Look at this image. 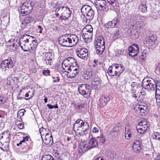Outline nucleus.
<instances>
[{
    "instance_id": "obj_16",
    "label": "nucleus",
    "mask_w": 160,
    "mask_h": 160,
    "mask_svg": "<svg viewBox=\"0 0 160 160\" xmlns=\"http://www.w3.org/2000/svg\"><path fill=\"white\" fill-rule=\"evenodd\" d=\"M65 72H68L67 76L70 78H71L75 77L79 72V68L78 65L70 67L67 71Z\"/></svg>"
},
{
    "instance_id": "obj_30",
    "label": "nucleus",
    "mask_w": 160,
    "mask_h": 160,
    "mask_svg": "<svg viewBox=\"0 0 160 160\" xmlns=\"http://www.w3.org/2000/svg\"><path fill=\"white\" fill-rule=\"evenodd\" d=\"M114 68H115V67L114 64H113L109 67L108 68L107 70V73L109 76H116L117 71Z\"/></svg>"
},
{
    "instance_id": "obj_7",
    "label": "nucleus",
    "mask_w": 160,
    "mask_h": 160,
    "mask_svg": "<svg viewBox=\"0 0 160 160\" xmlns=\"http://www.w3.org/2000/svg\"><path fill=\"white\" fill-rule=\"evenodd\" d=\"M20 13L22 16L29 14L33 9V2L29 0L24 2L20 6Z\"/></svg>"
},
{
    "instance_id": "obj_14",
    "label": "nucleus",
    "mask_w": 160,
    "mask_h": 160,
    "mask_svg": "<svg viewBox=\"0 0 160 160\" xmlns=\"http://www.w3.org/2000/svg\"><path fill=\"white\" fill-rule=\"evenodd\" d=\"M11 137V133L8 130H6L2 132L0 134V141L3 143H10Z\"/></svg>"
},
{
    "instance_id": "obj_39",
    "label": "nucleus",
    "mask_w": 160,
    "mask_h": 160,
    "mask_svg": "<svg viewBox=\"0 0 160 160\" xmlns=\"http://www.w3.org/2000/svg\"><path fill=\"white\" fill-rule=\"evenodd\" d=\"M121 125L119 123H118V124L115 125L113 127L112 132H116L118 131H120L121 129Z\"/></svg>"
},
{
    "instance_id": "obj_6",
    "label": "nucleus",
    "mask_w": 160,
    "mask_h": 160,
    "mask_svg": "<svg viewBox=\"0 0 160 160\" xmlns=\"http://www.w3.org/2000/svg\"><path fill=\"white\" fill-rule=\"evenodd\" d=\"M93 28L90 25H86L82 30V36L84 41L86 43L90 42L92 37Z\"/></svg>"
},
{
    "instance_id": "obj_44",
    "label": "nucleus",
    "mask_w": 160,
    "mask_h": 160,
    "mask_svg": "<svg viewBox=\"0 0 160 160\" xmlns=\"http://www.w3.org/2000/svg\"><path fill=\"white\" fill-rule=\"evenodd\" d=\"M97 138L101 143H104L105 142V138L102 134H101L99 136L97 137Z\"/></svg>"
},
{
    "instance_id": "obj_52",
    "label": "nucleus",
    "mask_w": 160,
    "mask_h": 160,
    "mask_svg": "<svg viewBox=\"0 0 160 160\" xmlns=\"http://www.w3.org/2000/svg\"><path fill=\"white\" fill-rule=\"evenodd\" d=\"M83 104L81 103H78L75 105L76 108L78 109L82 108H83Z\"/></svg>"
},
{
    "instance_id": "obj_11",
    "label": "nucleus",
    "mask_w": 160,
    "mask_h": 160,
    "mask_svg": "<svg viewBox=\"0 0 160 160\" xmlns=\"http://www.w3.org/2000/svg\"><path fill=\"white\" fill-rule=\"evenodd\" d=\"M96 53L99 55L102 54L105 48L104 40L102 37H98L94 43Z\"/></svg>"
},
{
    "instance_id": "obj_36",
    "label": "nucleus",
    "mask_w": 160,
    "mask_h": 160,
    "mask_svg": "<svg viewBox=\"0 0 160 160\" xmlns=\"http://www.w3.org/2000/svg\"><path fill=\"white\" fill-rule=\"evenodd\" d=\"M155 98L157 102L160 103V87H158L156 89Z\"/></svg>"
},
{
    "instance_id": "obj_35",
    "label": "nucleus",
    "mask_w": 160,
    "mask_h": 160,
    "mask_svg": "<svg viewBox=\"0 0 160 160\" xmlns=\"http://www.w3.org/2000/svg\"><path fill=\"white\" fill-rule=\"evenodd\" d=\"M94 15V13L93 10L92 8L90 10V11L89 12L88 14H87V15L85 16L86 17L87 20L89 21L91 20L93 18Z\"/></svg>"
},
{
    "instance_id": "obj_8",
    "label": "nucleus",
    "mask_w": 160,
    "mask_h": 160,
    "mask_svg": "<svg viewBox=\"0 0 160 160\" xmlns=\"http://www.w3.org/2000/svg\"><path fill=\"white\" fill-rule=\"evenodd\" d=\"M33 37L31 36L28 34H25L22 36L19 39L18 44L22 49H23L27 51L28 48L25 46V44L27 45L29 43V41L31 42H34V40H32Z\"/></svg>"
},
{
    "instance_id": "obj_2",
    "label": "nucleus",
    "mask_w": 160,
    "mask_h": 160,
    "mask_svg": "<svg viewBox=\"0 0 160 160\" xmlns=\"http://www.w3.org/2000/svg\"><path fill=\"white\" fill-rule=\"evenodd\" d=\"M88 123L81 119L76 120L73 125V129L76 135H86L88 133Z\"/></svg>"
},
{
    "instance_id": "obj_23",
    "label": "nucleus",
    "mask_w": 160,
    "mask_h": 160,
    "mask_svg": "<svg viewBox=\"0 0 160 160\" xmlns=\"http://www.w3.org/2000/svg\"><path fill=\"white\" fill-rule=\"evenodd\" d=\"M132 148L134 152L137 153L140 152L142 148L140 141L138 140H135L132 144Z\"/></svg>"
},
{
    "instance_id": "obj_64",
    "label": "nucleus",
    "mask_w": 160,
    "mask_h": 160,
    "mask_svg": "<svg viewBox=\"0 0 160 160\" xmlns=\"http://www.w3.org/2000/svg\"><path fill=\"white\" fill-rule=\"evenodd\" d=\"M44 101L45 103H46L47 102V98L46 97H45L44 99Z\"/></svg>"
},
{
    "instance_id": "obj_27",
    "label": "nucleus",
    "mask_w": 160,
    "mask_h": 160,
    "mask_svg": "<svg viewBox=\"0 0 160 160\" xmlns=\"http://www.w3.org/2000/svg\"><path fill=\"white\" fill-rule=\"evenodd\" d=\"M130 36L133 39H135L138 38L140 33L137 30V29H134L132 28L130 29Z\"/></svg>"
},
{
    "instance_id": "obj_38",
    "label": "nucleus",
    "mask_w": 160,
    "mask_h": 160,
    "mask_svg": "<svg viewBox=\"0 0 160 160\" xmlns=\"http://www.w3.org/2000/svg\"><path fill=\"white\" fill-rule=\"evenodd\" d=\"M29 138L28 136H25V137H23V140L21 141L19 143H17V146H19V145L22 144V143H23L24 144L25 143L26 144H27L29 146H30V144H28V141Z\"/></svg>"
},
{
    "instance_id": "obj_42",
    "label": "nucleus",
    "mask_w": 160,
    "mask_h": 160,
    "mask_svg": "<svg viewBox=\"0 0 160 160\" xmlns=\"http://www.w3.org/2000/svg\"><path fill=\"white\" fill-rule=\"evenodd\" d=\"M139 9L143 12H145L147 11L146 5L144 4H141L139 6Z\"/></svg>"
},
{
    "instance_id": "obj_37",
    "label": "nucleus",
    "mask_w": 160,
    "mask_h": 160,
    "mask_svg": "<svg viewBox=\"0 0 160 160\" xmlns=\"http://www.w3.org/2000/svg\"><path fill=\"white\" fill-rule=\"evenodd\" d=\"M100 79L97 76H95L92 82V85L94 86H98L100 83Z\"/></svg>"
},
{
    "instance_id": "obj_32",
    "label": "nucleus",
    "mask_w": 160,
    "mask_h": 160,
    "mask_svg": "<svg viewBox=\"0 0 160 160\" xmlns=\"http://www.w3.org/2000/svg\"><path fill=\"white\" fill-rule=\"evenodd\" d=\"M92 8L88 5H85L83 6L81 9V11L82 14L84 16H86L87 14H88L89 12Z\"/></svg>"
},
{
    "instance_id": "obj_51",
    "label": "nucleus",
    "mask_w": 160,
    "mask_h": 160,
    "mask_svg": "<svg viewBox=\"0 0 160 160\" xmlns=\"http://www.w3.org/2000/svg\"><path fill=\"white\" fill-rule=\"evenodd\" d=\"M44 62V63L46 64L50 65H51V63L52 62V60L45 58Z\"/></svg>"
},
{
    "instance_id": "obj_34",
    "label": "nucleus",
    "mask_w": 160,
    "mask_h": 160,
    "mask_svg": "<svg viewBox=\"0 0 160 160\" xmlns=\"http://www.w3.org/2000/svg\"><path fill=\"white\" fill-rule=\"evenodd\" d=\"M9 145V143H3L0 141V148L4 151H8V150Z\"/></svg>"
},
{
    "instance_id": "obj_47",
    "label": "nucleus",
    "mask_w": 160,
    "mask_h": 160,
    "mask_svg": "<svg viewBox=\"0 0 160 160\" xmlns=\"http://www.w3.org/2000/svg\"><path fill=\"white\" fill-rule=\"evenodd\" d=\"M25 112L26 110L24 109H20L18 112V115L20 117H22L24 116V112Z\"/></svg>"
},
{
    "instance_id": "obj_26",
    "label": "nucleus",
    "mask_w": 160,
    "mask_h": 160,
    "mask_svg": "<svg viewBox=\"0 0 160 160\" xmlns=\"http://www.w3.org/2000/svg\"><path fill=\"white\" fill-rule=\"evenodd\" d=\"M109 101V97L102 96L99 99V103L100 107H103L106 105L107 102Z\"/></svg>"
},
{
    "instance_id": "obj_61",
    "label": "nucleus",
    "mask_w": 160,
    "mask_h": 160,
    "mask_svg": "<svg viewBox=\"0 0 160 160\" xmlns=\"http://www.w3.org/2000/svg\"><path fill=\"white\" fill-rule=\"evenodd\" d=\"M108 2L110 4H113L115 1V0H107Z\"/></svg>"
},
{
    "instance_id": "obj_17",
    "label": "nucleus",
    "mask_w": 160,
    "mask_h": 160,
    "mask_svg": "<svg viewBox=\"0 0 160 160\" xmlns=\"http://www.w3.org/2000/svg\"><path fill=\"white\" fill-rule=\"evenodd\" d=\"M13 65L14 64L11 59H6L2 62L1 67L2 69L6 71L12 68Z\"/></svg>"
},
{
    "instance_id": "obj_10",
    "label": "nucleus",
    "mask_w": 160,
    "mask_h": 160,
    "mask_svg": "<svg viewBox=\"0 0 160 160\" xmlns=\"http://www.w3.org/2000/svg\"><path fill=\"white\" fill-rule=\"evenodd\" d=\"M55 15L57 17H58L60 15L61 16L60 18H62V16L63 15L66 18L69 17L71 14V12L69 8L66 6H60L56 8L55 10Z\"/></svg>"
},
{
    "instance_id": "obj_28",
    "label": "nucleus",
    "mask_w": 160,
    "mask_h": 160,
    "mask_svg": "<svg viewBox=\"0 0 160 160\" xmlns=\"http://www.w3.org/2000/svg\"><path fill=\"white\" fill-rule=\"evenodd\" d=\"M149 50L145 49L142 51L141 55L139 56V58L141 61H144L146 60L147 57L149 53Z\"/></svg>"
},
{
    "instance_id": "obj_60",
    "label": "nucleus",
    "mask_w": 160,
    "mask_h": 160,
    "mask_svg": "<svg viewBox=\"0 0 160 160\" xmlns=\"http://www.w3.org/2000/svg\"><path fill=\"white\" fill-rule=\"evenodd\" d=\"M47 106L48 107L49 109H52L54 108V105H52L50 104H48Z\"/></svg>"
},
{
    "instance_id": "obj_48",
    "label": "nucleus",
    "mask_w": 160,
    "mask_h": 160,
    "mask_svg": "<svg viewBox=\"0 0 160 160\" xmlns=\"http://www.w3.org/2000/svg\"><path fill=\"white\" fill-rule=\"evenodd\" d=\"M155 72L157 74L160 75V63L156 65Z\"/></svg>"
},
{
    "instance_id": "obj_46",
    "label": "nucleus",
    "mask_w": 160,
    "mask_h": 160,
    "mask_svg": "<svg viewBox=\"0 0 160 160\" xmlns=\"http://www.w3.org/2000/svg\"><path fill=\"white\" fill-rule=\"evenodd\" d=\"M45 58L52 60V56L51 52H46L45 54Z\"/></svg>"
},
{
    "instance_id": "obj_22",
    "label": "nucleus",
    "mask_w": 160,
    "mask_h": 160,
    "mask_svg": "<svg viewBox=\"0 0 160 160\" xmlns=\"http://www.w3.org/2000/svg\"><path fill=\"white\" fill-rule=\"evenodd\" d=\"M116 72V76L119 77L123 72L125 70L124 66L120 64L114 63Z\"/></svg>"
},
{
    "instance_id": "obj_1",
    "label": "nucleus",
    "mask_w": 160,
    "mask_h": 160,
    "mask_svg": "<svg viewBox=\"0 0 160 160\" xmlns=\"http://www.w3.org/2000/svg\"><path fill=\"white\" fill-rule=\"evenodd\" d=\"M130 92L132 97L137 101H142L146 97V94L143 88H141V84L137 82H132L131 85Z\"/></svg>"
},
{
    "instance_id": "obj_40",
    "label": "nucleus",
    "mask_w": 160,
    "mask_h": 160,
    "mask_svg": "<svg viewBox=\"0 0 160 160\" xmlns=\"http://www.w3.org/2000/svg\"><path fill=\"white\" fill-rule=\"evenodd\" d=\"M41 160H54L53 157L49 154H45L42 157Z\"/></svg>"
},
{
    "instance_id": "obj_49",
    "label": "nucleus",
    "mask_w": 160,
    "mask_h": 160,
    "mask_svg": "<svg viewBox=\"0 0 160 160\" xmlns=\"http://www.w3.org/2000/svg\"><path fill=\"white\" fill-rule=\"evenodd\" d=\"M124 50L123 49L122 50L117 49L115 50L116 52L117 53L116 54L118 56L122 55L123 54Z\"/></svg>"
},
{
    "instance_id": "obj_45",
    "label": "nucleus",
    "mask_w": 160,
    "mask_h": 160,
    "mask_svg": "<svg viewBox=\"0 0 160 160\" xmlns=\"http://www.w3.org/2000/svg\"><path fill=\"white\" fill-rule=\"evenodd\" d=\"M17 80V78L15 77H14L13 78H8L7 84L10 85H12L14 81Z\"/></svg>"
},
{
    "instance_id": "obj_13",
    "label": "nucleus",
    "mask_w": 160,
    "mask_h": 160,
    "mask_svg": "<svg viewBox=\"0 0 160 160\" xmlns=\"http://www.w3.org/2000/svg\"><path fill=\"white\" fill-rule=\"evenodd\" d=\"M148 126L146 120L145 118H142L137 125V129L139 133L143 134L146 131Z\"/></svg>"
},
{
    "instance_id": "obj_33",
    "label": "nucleus",
    "mask_w": 160,
    "mask_h": 160,
    "mask_svg": "<svg viewBox=\"0 0 160 160\" xmlns=\"http://www.w3.org/2000/svg\"><path fill=\"white\" fill-rule=\"evenodd\" d=\"M39 132L42 138V136L44 137L45 136H46V134L47 135L50 133L49 129L45 128L43 127L39 129Z\"/></svg>"
},
{
    "instance_id": "obj_12",
    "label": "nucleus",
    "mask_w": 160,
    "mask_h": 160,
    "mask_svg": "<svg viewBox=\"0 0 160 160\" xmlns=\"http://www.w3.org/2000/svg\"><path fill=\"white\" fill-rule=\"evenodd\" d=\"M78 91L79 93L85 98H88L90 95V87L87 84L79 85L78 88Z\"/></svg>"
},
{
    "instance_id": "obj_29",
    "label": "nucleus",
    "mask_w": 160,
    "mask_h": 160,
    "mask_svg": "<svg viewBox=\"0 0 160 160\" xmlns=\"http://www.w3.org/2000/svg\"><path fill=\"white\" fill-rule=\"evenodd\" d=\"M25 46H26V47L27 46L28 48V49L29 50H27V51L26 50L22 49L24 51L29 52L30 53H32L34 54H35V51L37 47V46L36 45H33L32 46H31V44H29V43H28V44H25Z\"/></svg>"
},
{
    "instance_id": "obj_43",
    "label": "nucleus",
    "mask_w": 160,
    "mask_h": 160,
    "mask_svg": "<svg viewBox=\"0 0 160 160\" xmlns=\"http://www.w3.org/2000/svg\"><path fill=\"white\" fill-rule=\"evenodd\" d=\"M152 137L153 139L158 140L160 141V133L154 132L152 134Z\"/></svg>"
},
{
    "instance_id": "obj_20",
    "label": "nucleus",
    "mask_w": 160,
    "mask_h": 160,
    "mask_svg": "<svg viewBox=\"0 0 160 160\" xmlns=\"http://www.w3.org/2000/svg\"><path fill=\"white\" fill-rule=\"evenodd\" d=\"M95 6L98 10L102 11L105 8L106 2L105 0H95L94 2Z\"/></svg>"
},
{
    "instance_id": "obj_50",
    "label": "nucleus",
    "mask_w": 160,
    "mask_h": 160,
    "mask_svg": "<svg viewBox=\"0 0 160 160\" xmlns=\"http://www.w3.org/2000/svg\"><path fill=\"white\" fill-rule=\"evenodd\" d=\"M105 27L108 28H113V27L111 23V21H108L104 25Z\"/></svg>"
},
{
    "instance_id": "obj_5",
    "label": "nucleus",
    "mask_w": 160,
    "mask_h": 160,
    "mask_svg": "<svg viewBox=\"0 0 160 160\" xmlns=\"http://www.w3.org/2000/svg\"><path fill=\"white\" fill-rule=\"evenodd\" d=\"M160 84V81H155L153 79L151 78H145L142 82L144 90L147 89L148 91H154L158 87V84L159 85Z\"/></svg>"
},
{
    "instance_id": "obj_55",
    "label": "nucleus",
    "mask_w": 160,
    "mask_h": 160,
    "mask_svg": "<svg viewBox=\"0 0 160 160\" xmlns=\"http://www.w3.org/2000/svg\"><path fill=\"white\" fill-rule=\"evenodd\" d=\"M50 72L49 70H44L42 71V73L43 74L46 75H48Z\"/></svg>"
},
{
    "instance_id": "obj_57",
    "label": "nucleus",
    "mask_w": 160,
    "mask_h": 160,
    "mask_svg": "<svg viewBox=\"0 0 160 160\" xmlns=\"http://www.w3.org/2000/svg\"><path fill=\"white\" fill-rule=\"evenodd\" d=\"M92 132L94 133H97L98 132L99 129L97 127H94L92 129Z\"/></svg>"
},
{
    "instance_id": "obj_18",
    "label": "nucleus",
    "mask_w": 160,
    "mask_h": 160,
    "mask_svg": "<svg viewBox=\"0 0 160 160\" xmlns=\"http://www.w3.org/2000/svg\"><path fill=\"white\" fill-rule=\"evenodd\" d=\"M138 46L136 44H133L128 48L129 55L132 57L136 56L139 52Z\"/></svg>"
},
{
    "instance_id": "obj_63",
    "label": "nucleus",
    "mask_w": 160,
    "mask_h": 160,
    "mask_svg": "<svg viewBox=\"0 0 160 160\" xmlns=\"http://www.w3.org/2000/svg\"><path fill=\"white\" fill-rule=\"evenodd\" d=\"M24 22H27V23H28L30 21L29 20H28V19H25L24 20Z\"/></svg>"
},
{
    "instance_id": "obj_19",
    "label": "nucleus",
    "mask_w": 160,
    "mask_h": 160,
    "mask_svg": "<svg viewBox=\"0 0 160 160\" xmlns=\"http://www.w3.org/2000/svg\"><path fill=\"white\" fill-rule=\"evenodd\" d=\"M76 54L82 59H87L88 58V51L85 48L78 49L76 51Z\"/></svg>"
},
{
    "instance_id": "obj_21",
    "label": "nucleus",
    "mask_w": 160,
    "mask_h": 160,
    "mask_svg": "<svg viewBox=\"0 0 160 160\" xmlns=\"http://www.w3.org/2000/svg\"><path fill=\"white\" fill-rule=\"evenodd\" d=\"M42 138L43 142L47 145L50 146L53 143V138L51 133L46 134L44 137L42 136Z\"/></svg>"
},
{
    "instance_id": "obj_3",
    "label": "nucleus",
    "mask_w": 160,
    "mask_h": 160,
    "mask_svg": "<svg viewBox=\"0 0 160 160\" xmlns=\"http://www.w3.org/2000/svg\"><path fill=\"white\" fill-rule=\"evenodd\" d=\"M78 41V37L75 35L72 34L61 37L59 38L58 41L59 43L62 46L72 47L75 45Z\"/></svg>"
},
{
    "instance_id": "obj_4",
    "label": "nucleus",
    "mask_w": 160,
    "mask_h": 160,
    "mask_svg": "<svg viewBox=\"0 0 160 160\" xmlns=\"http://www.w3.org/2000/svg\"><path fill=\"white\" fill-rule=\"evenodd\" d=\"M98 145L97 140L95 138H91L88 140V142L85 141H82L79 144L78 151L80 153L85 152L88 150L95 148Z\"/></svg>"
},
{
    "instance_id": "obj_56",
    "label": "nucleus",
    "mask_w": 160,
    "mask_h": 160,
    "mask_svg": "<svg viewBox=\"0 0 160 160\" xmlns=\"http://www.w3.org/2000/svg\"><path fill=\"white\" fill-rule=\"evenodd\" d=\"M38 30H39L38 32L40 33H41L42 32V30H43V28L40 25L38 26Z\"/></svg>"
},
{
    "instance_id": "obj_54",
    "label": "nucleus",
    "mask_w": 160,
    "mask_h": 160,
    "mask_svg": "<svg viewBox=\"0 0 160 160\" xmlns=\"http://www.w3.org/2000/svg\"><path fill=\"white\" fill-rule=\"evenodd\" d=\"M24 124L22 122H19L17 124V126L18 128L20 129H22L24 128Z\"/></svg>"
},
{
    "instance_id": "obj_15",
    "label": "nucleus",
    "mask_w": 160,
    "mask_h": 160,
    "mask_svg": "<svg viewBox=\"0 0 160 160\" xmlns=\"http://www.w3.org/2000/svg\"><path fill=\"white\" fill-rule=\"evenodd\" d=\"M134 22L136 23V26L138 28H141L144 26L146 24L145 18L143 16H139L137 15L135 16Z\"/></svg>"
},
{
    "instance_id": "obj_58",
    "label": "nucleus",
    "mask_w": 160,
    "mask_h": 160,
    "mask_svg": "<svg viewBox=\"0 0 160 160\" xmlns=\"http://www.w3.org/2000/svg\"><path fill=\"white\" fill-rule=\"evenodd\" d=\"M37 71V69L36 68H34L32 69H30V72L32 73H35Z\"/></svg>"
},
{
    "instance_id": "obj_24",
    "label": "nucleus",
    "mask_w": 160,
    "mask_h": 160,
    "mask_svg": "<svg viewBox=\"0 0 160 160\" xmlns=\"http://www.w3.org/2000/svg\"><path fill=\"white\" fill-rule=\"evenodd\" d=\"M147 39L146 43L148 44L149 46L150 47L155 44V42L157 39V38L155 35H152L151 36H149L147 38Z\"/></svg>"
},
{
    "instance_id": "obj_41",
    "label": "nucleus",
    "mask_w": 160,
    "mask_h": 160,
    "mask_svg": "<svg viewBox=\"0 0 160 160\" xmlns=\"http://www.w3.org/2000/svg\"><path fill=\"white\" fill-rule=\"evenodd\" d=\"M117 18H114L112 21H111V24L113 28H116L118 27V26L119 24L118 22Z\"/></svg>"
},
{
    "instance_id": "obj_25",
    "label": "nucleus",
    "mask_w": 160,
    "mask_h": 160,
    "mask_svg": "<svg viewBox=\"0 0 160 160\" xmlns=\"http://www.w3.org/2000/svg\"><path fill=\"white\" fill-rule=\"evenodd\" d=\"M137 111L138 112H139L140 114L142 115L145 112L147 111V106L146 104H140L136 107Z\"/></svg>"
},
{
    "instance_id": "obj_53",
    "label": "nucleus",
    "mask_w": 160,
    "mask_h": 160,
    "mask_svg": "<svg viewBox=\"0 0 160 160\" xmlns=\"http://www.w3.org/2000/svg\"><path fill=\"white\" fill-rule=\"evenodd\" d=\"M52 78L53 79V82H57L59 81L60 79L58 77H53Z\"/></svg>"
},
{
    "instance_id": "obj_62",
    "label": "nucleus",
    "mask_w": 160,
    "mask_h": 160,
    "mask_svg": "<svg viewBox=\"0 0 160 160\" xmlns=\"http://www.w3.org/2000/svg\"><path fill=\"white\" fill-rule=\"evenodd\" d=\"M54 108H58V106L57 104H56L55 105H54Z\"/></svg>"
},
{
    "instance_id": "obj_9",
    "label": "nucleus",
    "mask_w": 160,
    "mask_h": 160,
    "mask_svg": "<svg viewBox=\"0 0 160 160\" xmlns=\"http://www.w3.org/2000/svg\"><path fill=\"white\" fill-rule=\"evenodd\" d=\"M78 64L76 60L74 58L69 57L65 59L62 62V68L63 70L62 72H64L67 71L70 67L78 65Z\"/></svg>"
},
{
    "instance_id": "obj_59",
    "label": "nucleus",
    "mask_w": 160,
    "mask_h": 160,
    "mask_svg": "<svg viewBox=\"0 0 160 160\" xmlns=\"http://www.w3.org/2000/svg\"><path fill=\"white\" fill-rule=\"evenodd\" d=\"M114 35L116 36L117 38H118L119 36V32L118 31H117L114 33Z\"/></svg>"
},
{
    "instance_id": "obj_31",
    "label": "nucleus",
    "mask_w": 160,
    "mask_h": 160,
    "mask_svg": "<svg viewBox=\"0 0 160 160\" xmlns=\"http://www.w3.org/2000/svg\"><path fill=\"white\" fill-rule=\"evenodd\" d=\"M125 138L127 140H129L132 136L131 132L129 128V124H126L125 128Z\"/></svg>"
}]
</instances>
